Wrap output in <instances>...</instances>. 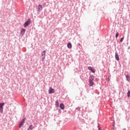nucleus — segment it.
<instances>
[{"label":"nucleus","mask_w":130,"mask_h":130,"mask_svg":"<svg viewBox=\"0 0 130 130\" xmlns=\"http://www.w3.org/2000/svg\"><path fill=\"white\" fill-rule=\"evenodd\" d=\"M126 79H127V80L128 81V82L130 81V77L128 75H126Z\"/></svg>","instance_id":"15"},{"label":"nucleus","mask_w":130,"mask_h":130,"mask_svg":"<svg viewBox=\"0 0 130 130\" xmlns=\"http://www.w3.org/2000/svg\"><path fill=\"white\" fill-rule=\"evenodd\" d=\"M88 70L89 71H91L92 73H95V69H93L92 67H88Z\"/></svg>","instance_id":"5"},{"label":"nucleus","mask_w":130,"mask_h":130,"mask_svg":"<svg viewBox=\"0 0 130 130\" xmlns=\"http://www.w3.org/2000/svg\"><path fill=\"white\" fill-rule=\"evenodd\" d=\"M25 118H23V119L21 120L20 123L19 125V127H22V126H23V125H24V122H25Z\"/></svg>","instance_id":"3"},{"label":"nucleus","mask_w":130,"mask_h":130,"mask_svg":"<svg viewBox=\"0 0 130 130\" xmlns=\"http://www.w3.org/2000/svg\"><path fill=\"white\" fill-rule=\"evenodd\" d=\"M123 39H124V38H122L120 40V42H122V41H123Z\"/></svg>","instance_id":"17"},{"label":"nucleus","mask_w":130,"mask_h":130,"mask_svg":"<svg viewBox=\"0 0 130 130\" xmlns=\"http://www.w3.org/2000/svg\"><path fill=\"white\" fill-rule=\"evenodd\" d=\"M89 82H91V81L93 82V81H94V76H90L89 77Z\"/></svg>","instance_id":"10"},{"label":"nucleus","mask_w":130,"mask_h":130,"mask_svg":"<svg viewBox=\"0 0 130 130\" xmlns=\"http://www.w3.org/2000/svg\"><path fill=\"white\" fill-rule=\"evenodd\" d=\"M30 22H31V19H28L26 22H25V23L24 24L23 26L24 27H26L27 26H29V25H30Z\"/></svg>","instance_id":"1"},{"label":"nucleus","mask_w":130,"mask_h":130,"mask_svg":"<svg viewBox=\"0 0 130 130\" xmlns=\"http://www.w3.org/2000/svg\"><path fill=\"white\" fill-rule=\"evenodd\" d=\"M42 9H43V7H42V6L39 5L38 7V11H42Z\"/></svg>","instance_id":"8"},{"label":"nucleus","mask_w":130,"mask_h":130,"mask_svg":"<svg viewBox=\"0 0 130 130\" xmlns=\"http://www.w3.org/2000/svg\"><path fill=\"white\" fill-rule=\"evenodd\" d=\"M5 105V103H0V112H3L4 110V106Z\"/></svg>","instance_id":"2"},{"label":"nucleus","mask_w":130,"mask_h":130,"mask_svg":"<svg viewBox=\"0 0 130 130\" xmlns=\"http://www.w3.org/2000/svg\"><path fill=\"white\" fill-rule=\"evenodd\" d=\"M32 126H33V125H30L28 127L27 130H32V129H33V128L32 127Z\"/></svg>","instance_id":"16"},{"label":"nucleus","mask_w":130,"mask_h":130,"mask_svg":"<svg viewBox=\"0 0 130 130\" xmlns=\"http://www.w3.org/2000/svg\"><path fill=\"white\" fill-rule=\"evenodd\" d=\"M127 96L130 97V91H128L127 92Z\"/></svg>","instance_id":"18"},{"label":"nucleus","mask_w":130,"mask_h":130,"mask_svg":"<svg viewBox=\"0 0 130 130\" xmlns=\"http://www.w3.org/2000/svg\"><path fill=\"white\" fill-rule=\"evenodd\" d=\"M118 32H117L116 34V38H117V37H118Z\"/></svg>","instance_id":"19"},{"label":"nucleus","mask_w":130,"mask_h":130,"mask_svg":"<svg viewBox=\"0 0 130 130\" xmlns=\"http://www.w3.org/2000/svg\"><path fill=\"white\" fill-rule=\"evenodd\" d=\"M45 58H44V57H43V58H42V60H43V61H44V59H45Z\"/></svg>","instance_id":"20"},{"label":"nucleus","mask_w":130,"mask_h":130,"mask_svg":"<svg viewBox=\"0 0 130 130\" xmlns=\"http://www.w3.org/2000/svg\"><path fill=\"white\" fill-rule=\"evenodd\" d=\"M60 108H61V109H64V105H63V104H60Z\"/></svg>","instance_id":"11"},{"label":"nucleus","mask_w":130,"mask_h":130,"mask_svg":"<svg viewBox=\"0 0 130 130\" xmlns=\"http://www.w3.org/2000/svg\"><path fill=\"white\" fill-rule=\"evenodd\" d=\"M46 54V51H43L42 52V56H43V57L45 58Z\"/></svg>","instance_id":"6"},{"label":"nucleus","mask_w":130,"mask_h":130,"mask_svg":"<svg viewBox=\"0 0 130 130\" xmlns=\"http://www.w3.org/2000/svg\"><path fill=\"white\" fill-rule=\"evenodd\" d=\"M115 58L117 60H119V56H118L117 52H116L115 53Z\"/></svg>","instance_id":"7"},{"label":"nucleus","mask_w":130,"mask_h":130,"mask_svg":"<svg viewBox=\"0 0 130 130\" xmlns=\"http://www.w3.org/2000/svg\"><path fill=\"white\" fill-rule=\"evenodd\" d=\"M55 103H56L55 104L56 106H57V107L59 106V103H58V100H56Z\"/></svg>","instance_id":"14"},{"label":"nucleus","mask_w":130,"mask_h":130,"mask_svg":"<svg viewBox=\"0 0 130 130\" xmlns=\"http://www.w3.org/2000/svg\"><path fill=\"white\" fill-rule=\"evenodd\" d=\"M52 93H54V90L52 87H50L49 89V94H52Z\"/></svg>","instance_id":"4"},{"label":"nucleus","mask_w":130,"mask_h":130,"mask_svg":"<svg viewBox=\"0 0 130 130\" xmlns=\"http://www.w3.org/2000/svg\"><path fill=\"white\" fill-rule=\"evenodd\" d=\"M67 46L69 49L72 48V44L71 43H68Z\"/></svg>","instance_id":"12"},{"label":"nucleus","mask_w":130,"mask_h":130,"mask_svg":"<svg viewBox=\"0 0 130 130\" xmlns=\"http://www.w3.org/2000/svg\"><path fill=\"white\" fill-rule=\"evenodd\" d=\"M25 32H26V29H22L21 31V35H24L25 34Z\"/></svg>","instance_id":"9"},{"label":"nucleus","mask_w":130,"mask_h":130,"mask_svg":"<svg viewBox=\"0 0 130 130\" xmlns=\"http://www.w3.org/2000/svg\"><path fill=\"white\" fill-rule=\"evenodd\" d=\"M89 86H92L94 85V82H93V81H89Z\"/></svg>","instance_id":"13"}]
</instances>
